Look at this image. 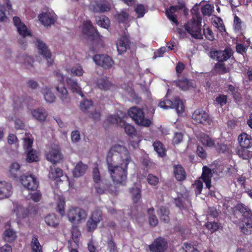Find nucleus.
I'll return each instance as SVG.
<instances>
[{
  "instance_id": "obj_1",
  "label": "nucleus",
  "mask_w": 252,
  "mask_h": 252,
  "mask_svg": "<svg viewBox=\"0 0 252 252\" xmlns=\"http://www.w3.org/2000/svg\"><path fill=\"white\" fill-rule=\"evenodd\" d=\"M130 157L125 148L119 144L113 145L106 157L109 173L113 182L125 186L127 181L128 165Z\"/></svg>"
},
{
  "instance_id": "obj_2",
  "label": "nucleus",
  "mask_w": 252,
  "mask_h": 252,
  "mask_svg": "<svg viewBox=\"0 0 252 252\" xmlns=\"http://www.w3.org/2000/svg\"><path fill=\"white\" fill-rule=\"evenodd\" d=\"M94 165L92 174L93 181L96 184L95 186L96 192L99 194L104 193L106 191L111 194H116L117 192L116 187L107 180H101L97 162H94Z\"/></svg>"
},
{
  "instance_id": "obj_3",
  "label": "nucleus",
  "mask_w": 252,
  "mask_h": 252,
  "mask_svg": "<svg viewBox=\"0 0 252 252\" xmlns=\"http://www.w3.org/2000/svg\"><path fill=\"white\" fill-rule=\"evenodd\" d=\"M240 212L243 217L240 225L241 231L246 235H249L252 232V212L242 203H238L233 208Z\"/></svg>"
},
{
  "instance_id": "obj_4",
  "label": "nucleus",
  "mask_w": 252,
  "mask_h": 252,
  "mask_svg": "<svg viewBox=\"0 0 252 252\" xmlns=\"http://www.w3.org/2000/svg\"><path fill=\"white\" fill-rule=\"evenodd\" d=\"M128 115L134 123L140 126L149 127L152 124L151 120L145 118L143 110L137 106H133L127 111Z\"/></svg>"
},
{
  "instance_id": "obj_5",
  "label": "nucleus",
  "mask_w": 252,
  "mask_h": 252,
  "mask_svg": "<svg viewBox=\"0 0 252 252\" xmlns=\"http://www.w3.org/2000/svg\"><path fill=\"white\" fill-rule=\"evenodd\" d=\"M196 19L193 17L192 20L185 25V29L192 37L197 39H202L201 33L202 18L199 14H196Z\"/></svg>"
},
{
  "instance_id": "obj_6",
  "label": "nucleus",
  "mask_w": 252,
  "mask_h": 252,
  "mask_svg": "<svg viewBox=\"0 0 252 252\" xmlns=\"http://www.w3.org/2000/svg\"><path fill=\"white\" fill-rule=\"evenodd\" d=\"M179 10H183V14L187 16L189 13V9L186 7V3L184 0H177V5L170 6L169 8L166 9V15L167 18L176 26L179 25L177 17L175 13Z\"/></svg>"
},
{
  "instance_id": "obj_7",
  "label": "nucleus",
  "mask_w": 252,
  "mask_h": 252,
  "mask_svg": "<svg viewBox=\"0 0 252 252\" xmlns=\"http://www.w3.org/2000/svg\"><path fill=\"white\" fill-rule=\"evenodd\" d=\"M103 220L102 211L99 207L95 208L91 213L86 222V229L88 232H93L98 224Z\"/></svg>"
},
{
  "instance_id": "obj_8",
  "label": "nucleus",
  "mask_w": 252,
  "mask_h": 252,
  "mask_svg": "<svg viewBox=\"0 0 252 252\" xmlns=\"http://www.w3.org/2000/svg\"><path fill=\"white\" fill-rule=\"evenodd\" d=\"M54 74L57 78L59 84L56 87V90L59 93V96L62 101L64 103H68L70 102V97L68 96V92L64 86V75L60 70H56Z\"/></svg>"
},
{
  "instance_id": "obj_9",
  "label": "nucleus",
  "mask_w": 252,
  "mask_h": 252,
  "mask_svg": "<svg viewBox=\"0 0 252 252\" xmlns=\"http://www.w3.org/2000/svg\"><path fill=\"white\" fill-rule=\"evenodd\" d=\"M67 216L68 220L71 223L78 224L81 222L82 220H86L87 217V213L81 208L73 207L68 210Z\"/></svg>"
},
{
  "instance_id": "obj_10",
  "label": "nucleus",
  "mask_w": 252,
  "mask_h": 252,
  "mask_svg": "<svg viewBox=\"0 0 252 252\" xmlns=\"http://www.w3.org/2000/svg\"><path fill=\"white\" fill-rule=\"evenodd\" d=\"M158 106L164 109L175 108L178 113H182L184 111V106L183 101L179 97H176L174 101H172L164 97Z\"/></svg>"
},
{
  "instance_id": "obj_11",
  "label": "nucleus",
  "mask_w": 252,
  "mask_h": 252,
  "mask_svg": "<svg viewBox=\"0 0 252 252\" xmlns=\"http://www.w3.org/2000/svg\"><path fill=\"white\" fill-rule=\"evenodd\" d=\"M233 55L230 47H226L224 50H211L209 56L211 58L219 62H224L229 59Z\"/></svg>"
},
{
  "instance_id": "obj_12",
  "label": "nucleus",
  "mask_w": 252,
  "mask_h": 252,
  "mask_svg": "<svg viewBox=\"0 0 252 252\" xmlns=\"http://www.w3.org/2000/svg\"><path fill=\"white\" fill-rule=\"evenodd\" d=\"M93 59L96 65L106 69L111 68L114 64L112 58L106 54H96Z\"/></svg>"
},
{
  "instance_id": "obj_13",
  "label": "nucleus",
  "mask_w": 252,
  "mask_h": 252,
  "mask_svg": "<svg viewBox=\"0 0 252 252\" xmlns=\"http://www.w3.org/2000/svg\"><path fill=\"white\" fill-rule=\"evenodd\" d=\"M82 32L84 34L87 35L93 40L100 38L99 33L96 28L93 25L90 20H87L83 23Z\"/></svg>"
},
{
  "instance_id": "obj_14",
  "label": "nucleus",
  "mask_w": 252,
  "mask_h": 252,
  "mask_svg": "<svg viewBox=\"0 0 252 252\" xmlns=\"http://www.w3.org/2000/svg\"><path fill=\"white\" fill-rule=\"evenodd\" d=\"M168 243L166 239L162 237L155 239L151 244L149 246V249L152 252H164L167 249Z\"/></svg>"
},
{
  "instance_id": "obj_15",
  "label": "nucleus",
  "mask_w": 252,
  "mask_h": 252,
  "mask_svg": "<svg viewBox=\"0 0 252 252\" xmlns=\"http://www.w3.org/2000/svg\"><path fill=\"white\" fill-rule=\"evenodd\" d=\"M17 218L22 219L28 217L30 215H35L37 210L35 206H29L28 208H25L22 205H17L14 210Z\"/></svg>"
},
{
  "instance_id": "obj_16",
  "label": "nucleus",
  "mask_w": 252,
  "mask_h": 252,
  "mask_svg": "<svg viewBox=\"0 0 252 252\" xmlns=\"http://www.w3.org/2000/svg\"><path fill=\"white\" fill-rule=\"evenodd\" d=\"M20 180L23 186L28 190H35L38 187V182L32 175L22 176Z\"/></svg>"
},
{
  "instance_id": "obj_17",
  "label": "nucleus",
  "mask_w": 252,
  "mask_h": 252,
  "mask_svg": "<svg viewBox=\"0 0 252 252\" xmlns=\"http://www.w3.org/2000/svg\"><path fill=\"white\" fill-rule=\"evenodd\" d=\"M36 46L39 54L46 59L48 65H51L53 63V60L51 59V53L48 49V46L39 39L37 40Z\"/></svg>"
},
{
  "instance_id": "obj_18",
  "label": "nucleus",
  "mask_w": 252,
  "mask_h": 252,
  "mask_svg": "<svg viewBox=\"0 0 252 252\" xmlns=\"http://www.w3.org/2000/svg\"><path fill=\"white\" fill-rule=\"evenodd\" d=\"M14 26L16 27L19 34L23 37L31 36V31L29 30L24 23L21 22V19L17 16L13 18Z\"/></svg>"
},
{
  "instance_id": "obj_19",
  "label": "nucleus",
  "mask_w": 252,
  "mask_h": 252,
  "mask_svg": "<svg viewBox=\"0 0 252 252\" xmlns=\"http://www.w3.org/2000/svg\"><path fill=\"white\" fill-rule=\"evenodd\" d=\"M38 18L40 23L44 26H51L55 23L54 13L49 11L43 12L38 16Z\"/></svg>"
},
{
  "instance_id": "obj_20",
  "label": "nucleus",
  "mask_w": 252,
  "mask_h": 252,
  "mask_svg": "<svg viewBox=\"0 0 252 252\" xmlns=\"http://www.w3.org/2000/svg\"><path fill=\"white\" fill-rule=\"evenodd\" d=\"M192 119L198 124H204L209 120V114L202 109H196L192 115Z\"/></svg>"
},
{
  "instance_id": "obj_21",
  "label": "nucleus",
  "mask_w": 252,
  "mask_h": 252,
  "mask_svg": "<svg viewBox=\"0 0 252 252\" xmlns=\"http://www.w3.org/2000/svg\"><path fill=\"white\" fill-rule=\"evenodd\" d=\"M130 41L129 38L127 35H123L117 41V51L119 54H122L126 52L129 48Z\"/></svg>"
},
{
  "instance_id": "obj_22",
  "label": "nucleus",
  "mask_w": 252,
  "mask_h": 252,
  "mask_svg": "<svg viewBox=\"0 0 252 252\" xmlns=\"http://www.w3.org/2000/svg\"><path fill=\"white\" fill-rule=\"evenodd\" d=\"M12 193V187L11 184L6 182H0V199L8 198Z\"/></svg>"
},
{
  "instance_id": "obj_23",
  "label": "nucleus",
  "mask_w": 252,
  "mask_h": 252,
  "mask_svg": "<svg viewBox=\"0 0 252 252\" xmlns=\"http://www.w3.org/2000/svg\"><path fill=\"white\" fill-rule=\"evenodd\" d=\"M48 160L53 163L59 162L62 159V155L58 147L52 148L46 155Z\"/></svg>"
},
{
  "instance_id": "obj_24",
  "label": "nucleus",
  "mask_w": 252,
  "mask_h": 252,
  "mask_svg": "<svg viewBox=\"0 0 252 252\" xmlns=\"http://www.w3.org/2000/svg\"><path fill=\"white\" fill-rule=\"evenodd\" d=\"M177 87L183 91H187L195 87L194 82L192 80H189L186 77L176 80L175 82Z\"/></svg>"
},
{
  "instance_id": "obj_25",
  "label": "nucleus",
  "mask_w": 252,
  "mask_h": 252,
  "mask_svg": "<svg viewBox=\"0 0 252 252\" xmlns=\"http://www.w3.org/2000/svg\"><path fill=\"white\" fill-rule=\"evenodd\" d=\"M239 147L251 148L252 147V138L251 135L245 132H242L238 137Z\"/></svg>"
},
{
  "instance_id": "obj_26",
  "label": "nucleus",
  "mask_w": 252,
  "mask_h": 252,
  "mask_svg": "<svg viewBox=\"0 0 252 252\" xmlns=\"http://www.w3.org/2000/svg\"><path fill=\"white\" fill-rule=\"evenodd\" d=\"M251 148L237 147L235 148L236 154L243 159L249 160L252 158V151L250 150Z\"/></svg>"
},
{
  "instance_id": "obj_27",
  "label": "nucleus",
  "mask_w": 252,
  "mask_h": 252,
  "mask_svg": "<svg viewBox=\"0 0 252 252\" xmlns=\"http://www.w3.org/2000/svg\"><path fill=\"white\" fill-rule=\"evenodd\" d=\"M31 114L33 118L40 122H44L48 115L45 109L39 108L32 110Z\"/></svg>"
},
{
  "instance_id": "obj_28",
  "label": "nucleus",
  "mask_w": 252,
  "mask_h": 252,
  "mask_svg": "<svg viewBox=\"0 0 252 252\" xmlns=\"http://www.w3.org/2000/svg\"><path fill=\"white\" fill-rule=\"evenodd\" d=\"M175 177L179 181H183L186 179L187 174L184 168L180 164L173 166Z\"/></svg>"
},
{
  "instance_id": "obj_29",
  "label": "nucleus",
  "mask_w": 252,
  "mask_h": 252,
  "mask_svg": "<svg viewBox=\"0 0 252 252\" xmlns=\"http://www.w3.org/2000/svg\"><path fill=\"white\" fill-rule=\"evenodd\" d=\"M212 173L211 169L207 166L203 167V171L201 175V178L203 181L205 183L206 187L210 189L211 187V178Z\"/></svg>"
},
{
  "instance_id": "obj_30",
  "label": "nucleus",
  "mask_w": 252,
  "mask_h": 252,
  "mask_svg": "<svg viewBox=\"0 0 252 252\" xmlns=\"http://www.w3.org/2000/svg\"><path fill=\"white\" fill-rule=\"evenodd\" d=\"M66 84L68 88L73 92L78 93L81 96H83V94L81 89L78 85L76 80L70 78H67L66 80Z\"/></svg>"
},
{
  "instance_id": "obj_31",
  "label": "nucleus",
  "mask_w": 252,
  "mask_h": 252,
  "mask_svg": "<svg viewBox=\"0 0 252 252\" xmlns=\"http://www.w3.org/2000/svg\"><path fill=\"white\" fill-rule=\"evenodd\" d=\"M169 213V209L164 206H161L158 211V215L160 220L165 223H168L170 221Z\"/></svg>"
},
{
  "instance_id": "obj_32",
  "label": "nucleus",
  "mask_w": 252,
  "mask_h": 252,
  "mask_svg": "<svg viewBox=\"0 0 252 252\" xmlns=\"http://www.w3.org/2000/svg\"><path fill=\"white\" fill-rule=\"evenodd\" d=\"M245 27L244 22L237 15L234 17L233 29L236 33L243 34V32Z\"/></svg>"
},
{
  "instance_id": "obj_33",
  "label": "nucleus",
  "mask_w": 252,
  "mask_h": 252,
  "mask_svg": "<svg viewBox=\"0 0 252 252\" xmlns=\"http://www.w3.org/2000/svg\"><path fill=\"white\" fill-rule=\"evenodd\" d=\"M87 169V165L83 164L82 161H79L73 170V176L75 177H80L85 173Z\"/></svg>"
},
{
  "instance_id": "obj_34",
  "label": "nucleus",
  "mask_w": 252,
  "mask_h": 252,
  "mask_svg": "<svg viewBox=\"0 0 252 252\" xmlns=\"http://www.w3.org/2000/svg\"><path fill=\"white\" fill-rule=\"evenodd\" d=\"M96 84L98 88L104 91L110 90L113 86L112 83L107 78L97 79Z\"/></svg>"
},
{
  "instance_id": "obj_35",
  "label": "nucleus",
  "mask_w": 252,
  "mask_h": 252,
  "mask_svg": "<svg viewBox=\"0 0 252 252\" xmlns=\"http://www.w3.org/2000/svg\"><path fill=\"white\" fill-rule=\"evenodd\" d=\"M45 221L47 225L56 228L59 225V219L54 214H50L45 218Z\"/></svg>"
},
{
  "instance_id": "obj_36",
  "label": "nucleus",
  "mask_w": 252,
  "mask_h": 252,
  "mask_svg": "<svg viewBox=\"0 0 252 252\" xmlns=\"http://www.w3.org/2000/svg\"><path fill=\"white\" fill-rule=\"evenodd\" d=\"M96 23L102 28L108 29L110 27V21L105 15H101L95 17Z\"/></svg>"
},
{
  "instance_id": "obj_37",
  "label": "nucleus",
  "mask_w": 252,
  "mask_h": 252,
  "mask_svg": "<svg viewBox=\"0 0 252 252\" xmlns=\"http://www.w3.org/2000/svg\"><path fill=\"white\" fill-rule=\"evenodd\" d=\"M32 252H43L42 246L38 241V237L33 235L31 243Z\"/></svg>"
},
{
  "instance_id": "obj_38",
  "label": "nucleus",
  "mask_w": 252,
  "mask_h": 252,
  "mask_svg": "<svg viewBox=\"0 0 252 252\" xmlns=\"http://www.w3.org/2000/svg\"><path fill=\"white\" fill-rule=\"evenodd\" d=\"M153 146L155 151L157 153L159 157H164L166 155V151L161 142L159 141L154 142L153 143Z\"/></svg>"
},
{
  "instance_id": "obj_39",
  "label": "nucleus",
  "mask_w": 252,
  "mask_h": 252,
  "mask_svg": "<svg viewBox=\"0 0 252 252\" xmlns=\"http://www.w3.org/2000/svg\"><path fill=\"white\" fill-rule=\"evenodd\" d=\"M214 71L218 74L221 75L228 72L229 70L226 68L223 62H218L214 66Z\"/></svg>"
},
{
  "instance_id": "obj_40",
  "label": "nucleus",
  "mask_w": 252,
  "mask_h": 252,
  "mask_svg": "<svg viewBox=\"0 0 252 252\" xmlns=\"http://www.w3.org/2000/svg\"><path fill=\"white\" fill-rule=\"evenodd\" d=\"M54 167V168L52 167H50L49 177V178L55 180L61 177L63 175V171L62 169L59 167Z\"/></svg>"
},
{
  "instance_id": "obj_41",
  "label": "nucleus",
  "mask_w": 252,
  "mask_h": 252,
  "mask_svg": "<svg viewBox=\"0 0 252 252\" xmlns=\"http://www.w3.org/2000/svg\"><path fill=\"white\" fill-rule=\"evenodd\" d=\"M20 166L17 162L12 163L10 166L9 172L11 177L13 178H17L20 176Z\"/></svg>"
},
{
  "instance_id": "obj_42",
  "label": "nucleus",
  "mask_w": 252,
  "mask_h": 252,
  "mask_svg": "<svg viewBox=\"0 0 252 252\" xmlns=\"http://www.w3.org/2000/svg\"><path fill=\"white\" fill-rule=\"evenodd\" d=\"M200 142L203 145L210 148L213 147L215 144V141L212 140L209 135L205 133L201 135Z\"/></svg>"
},
{
  "instance_id": "obj_43",
  "label": "nucleus",
  "mask_w": 252,
  "mask_h": 252,
  "mask_svg": "<svg viewBox=\"0 0 252 252\" xmlns=\"http://www.w3.org/2000/svg\"><path fill=\"white\" fill-rule=\"evenodd\" d=\"M132 200L134 203H136L141 198V190L137 187H133L130 189Z\"/></svg>"
},
{
  "instance_id": "obj_44",
  "label": "nucleus",
  "mask_w": 252,
  "mask_h": 252,
  "mask_svg": "<svg viewBox=\"0 0 252 252\" xmlns=\"http://www.w3.org/2000/svg\"><path fill=\"white\" fill-rule=\"evenodd\" d=\"M107 121L110 124H116L120 126L124 123V121L118 115H109L107 118Z\"/></svg>"
},
{
  "instance_id": "obj_45",
  "label": "nucleus",
  "mask_w": 252,
  "mask_h": 252,
  "mask_svg": "<svg viewBox=\"0 0 252 252\" xmlns=\"http://www.w3.org/2000/svg\"><path fill=\"white\" fill-rule=\"evenodd\" d=\"M147 213L149 215V222L151 226L155 227L158 223V220L154 214V209L152 207L148 209Z\"/></svg>"
},
{
  "instance_id": "obj_46",
  "label": "nucleus",
  "mask_w": 252,
  "mask_h": 252,
  "mask_svg": "<svg viewBox=\"0 0 252 252\" xmlns=\"http://www.w3.org/2000/svg\"><path fill=\"white\" fill-rule=\"evenodd\" d=\"M106 244L108 251L110 252H117V245L114 242V238L111 234L108 236Z\"/></svg>"
},
{
  "instance_id": "obj_47",
  "label": "nucleus",
  "mask_w": 252,
  "mask_h": 252,
  "mask_svg": "<svg viewBox=\"0 0 252 252\" xmlns=\"http://www.w3.org/2000/svg\"><path fill=\"white\" fill-rule=\"evenodd\" d=\"M213 147L220 153H224L228 151L227 145L219 140H215V146Z\"/></svg>"
},
{
  "instance_id": "obj_48",
  "label": "nucleus",
  "mask_w": 252,
  "mask_h": 252,
  "mask_svg": "<svg viewBox=\"0 0 252 252\" xmlns=\"http://www.w3.org/2000/svg\"><path fill=\"white\" fill-rule=\"evenodd\" d=\"M227 101V96L224 94H219L216 97L214 104L215 106H220L222 107L225 105Z\"/></svg>"
},
{
  "instance_id": "obj_49",
  "label": "nucleus",
  "mask_w": 252,
  "mask_h": 252,
  "mask_svg": "<svg viewBox=\"0 0 252 252\" xmlns=\"http://www.w3.org/2000/svg\"><path fill=\"white\" fill-rule=\"evenodd\" d=\"M3 235L4 239L9 242L14 241L17 237L15 232L10 228L6 229Z\"/></svg>"
},
{
  "instance_id": "obj_50",
  "label": "nucleus",
  "mask_w": 252,
  "mask_h": 252,
  "mask_svg": "<svg viewBox=\"0 0 252 252\" xmlns=\"http://www.w3.org/2000/svg\"><path fill=\"white\" fill-rule=\"evenodd\" d=\"M26 160L30 163L38 161L39 158L36 151L32 149L29 150L27 154Z\"/></svg>"
},
{
  "instance_id": "obj_51",
  "label": "nucleus",
  "mask_w": 252,
  "mask_h": 252,
  "mask_svg": "<svg viewBox=\"0 0 252 252\" xmlns=\"http://www.w3.org/2000/svg\"><path fill=\"white\" fill-rule=\"evenodd\" d=\"M121 126H124L126 133L130 136H132L136 133L135 127L131 125L126 124L125 121L124 124H122Z\"/></svg>"
},
{
  "instance_id": "obj_52",
  "label": "nucleus",
  "mask_w": 252,
  "mask_h": 252,
  "mask_svg": "<svg viewBox=\"0 0 252 252\" xmlns=\"http://www.w3.org/2000/svg\"><path fill=\"white\" fill-rule=\"evenodd\" d=\"M214 23L216 25V27L219 30L220 32H226L225 27L222 19L220 17H217L214 20Z\"/></svg>"
},
{
  "instance_id": "obj_53",
  "label": "nucleus",
  "mask_w": 252,
  "mask_h": 252,
  "mask_svg": "<svg viewBox=\"0 0 252 252\" xmlns=\"http://www.w3.org/2000/svg\"><path fill=\"white\" fill-rule=\"evenodd\" d=\"M83 72L82 66L79 64L73 66L71 69V74L77 76H81Z\"/></svg>"
},
{
  "instance_id": "obj_54",
  "label": "nucleus",
  "mask_w": 252,
  "mask_h": 252,
  "mask_svg": "<svg viewBox=\"0 0 252 252\" xmlns=\"http://www.w3.org/2000/svg\"><path fill=\"white\" fill-rule=\"evenodd\" d=\"M205 226L206 228L211 231V233L214 232L218 230L220 226L218 223L215 221L208 222L206 223Z\"/></svg>"
},
{
  "instance_id": "obj_55",
  "label": "nucleus",
  "mask_w": 252,
  "mask_h": 252,
  "mask_svg": "<svg viewBox=\"0 0 252 252\" xmlns=\"http://www.w3.org/2000/svg\"><path fill=\"white\" fill-rule=\"evenodd\" d=\"M147 181L148 183L151 186H156L159 182L158 178L152 174H148Z\"/></svg>"
},
{
  "instance_id": "obj_56",
  "label": "nucleus",
  "mask_w": 252,
  "mask_h": 252,
  "mask_svg": "<svg viewBox=\"0 0 252 252\" xmlns=\"http://www.w3.org/2000/svg\"><path fill=\"white\" fill-rule=\"evenodd\" d=\"M93 104V102L91 100H84L80 103V108L81 110L85 112Z\"/></svg>"
},
{
  "instance_id": "obj_57",
  "label": "nucleus",
  "mask_w": 252,
  "mask_h": 252,
  "mask_svg": "<svg viewBox=\"0 0 252 252\" xmlns=\"http://www.w3.org/2000/svg\"><path fill=\"white\" fill-rule=\"evenodd\" d=\"M213 11V7L211 4H206L201 8V11L204 15L210 16Z\"/></svg>"
},
{
  "instance_id": "obj_58",
  "label": "nucleus",
  "mask_w": 252,
  "mask_h": 252,
  "mask_svg": "<svg viewBox=\"0 0 252 252\" xmlns=\"http://www.w3.org/2000/svg\"><path fill=\"white\" fill-rule=\"evenodd\" d=\"M44 96L45 100L50 103L54 102L56 98L54 94L50 89L47 90V92L44 93Z\"/></svg>"
},
{
  "instance_id": "obj_59",
  "label": "nucleus",
  "mask_w": 252,
  "mask_h": 252,
  "mask_svg": "<svg viewBox=\"0 0 252 252\" xmlns=\"http://www.w3.org/2000/svg\"><path fill=\"white\" fill-rule=\"evenodd\" d=\"M203 33L207 39L213 41L215 39V36L212 31L208 28L206 29H203Z\"/></svg>"
},
{
  "instance_id": "obj_60",
  "label": "nucleus",
  "mask_w": 252,
  "mask_h": 252,
  "mask_svg": "<svg viewBox=\"0 0 252 252\" xmlns=\"http://www.w3.org/2000/svg\"><path fill=\"white\" fill-rule=\"evenodd\" d=\"M135 11L137 14V18L143 17L145 13L144 6L141 4H138L135 8Z\"/></svg>"
},
{
  "instance_id": "obj_61",
  "label": "nucleus",
  "mask_w": 252,
  "mask_h": 252,
  "mask_svg": "<svg viewBox=\"0 0 252 252\" xmlns=\"http://www.w3.org/2000/svg\"><path fill=\"white\" fill-rule=\"evenodd\" d=\"M65 202L64 200H60L57 204V211L61 215L63 216L65 213L64 211Z\"/></svg>"
},
{
  "instance_id": "obj_62",
  "label": "nucleus",
  "mask_w": 252,
  "mask_h": 252,
  "mask_svg": "<svg viewBox=\"0 0 252 252\" xmlns=\"http://www.w3.org/2000/svg\"><path fill=\"white\" fill-rule=\"evenodd\" d=\"M195 192L196 195L201 193L203 188V183L200 180H196L194 182Z\"/></svg>"
},
{
  "instance_id": "obj_63",
  "label": "nucleus",
  "mask_w": 252,
  "mask_h": 252,
  "mask_svg": "<svg viewBox=\"0 0 252 252\" xmlns=\"http://www.w3.org/2000/svg\"><path fill=\"white\" fill-rule=\"evenodd\" d=\"M183 138V134L181 132H176L172 139V142L174 145L178 144L182 141Z\"/></svg>"
},
{
  "instance_id": "obj_64",
  "label": "nucleus",
  "mask_w": 252,
  "mask_h": 252,
  "mask_svg": "<svg viewBox=\"0 0 252 252\" xmlns=\"http://www.w3.org/2000/svg\"><path fill=\"white\" fill-rule=\"evenodd\" d=\"M183 249L185 252H198L197 248L191 243L185 244Z\"/></svg>"
}]
</instances>
